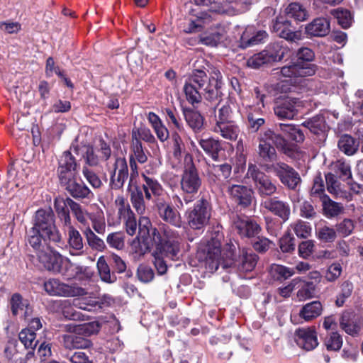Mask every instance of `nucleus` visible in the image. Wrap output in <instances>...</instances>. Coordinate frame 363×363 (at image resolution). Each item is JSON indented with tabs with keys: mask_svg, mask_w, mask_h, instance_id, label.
Masks as SVG:
<instances>
[{
	"mask_svg": "<svg viewBox=\"0 0 363 363\" xmlns=\"http://www.w3.org/2000/svg\"><path fill=\"white\" fill-rule=\"evenodd\" d=\"M197 62L183 88L186 99L191 105L201 103L203 98L218 105L222 101L223 76L218 69H216L208 77L206 69L196 67Z\"/></svg>",
	"mask_w": 363,
	"mask_h": 363,
	"instance_id": "obj_1",
	"label": "nucleus"
},
{
	"mask_svg": "<svg viewBox=\"0 0 363 363\" xmlns=\"http://www.w3.org/2000/svg\"><path fill=\"white\" fill-rule=\"evenodd\" d=\"M257 161L259 167L267 172H271L278 160L277 152L287 156L294 153V146L280 133L268 128L258 138Z\"/></svg>",
	"mask_w": 363,
	"mask_h": 363,
	"instance_id": "obj_2",
	"label": "nucleus"
},
{
	"mask_svg": "<svg viewBox=\"0 0 363 363\" xmlns=\"http://www.w3.org/2000/svg\"><path fill=\"white\" fill-rule=\"evenodd\" d=\"M212 211L211 195L208 193H200L193 206L189 208L185 213L188 225L193 230L203 229L208 224Z\"/></svg>",
	"mask_w": 363,
	"mask_h": 363,
	"instance_id": "obj_3",
	"label": "nucleus"
},
{
	"mask_svg": "<svg viewBox=\"0 0 363 363\" xmlns=\"http://www.w3.org/2000/svg\"><path fill=\"white\" fill-rule=\"evenodd\" d=\"M33 227L44 233L49 242L61 247L64 245L62 234L56 225V218L52 209L39 208L35 213Z\"/></svg>",
	"mask_w": 363,
	"mask_h": 363,
	"instance_id": "obj_4",
	"label": "nucleus"
},
{
	"mask_svg": "<svg viewBox=\"0 0 363 363\" xmlns=\"http://www.w3.org/2000/svg\"><path fill=\"white\" fill-rule=\"evenodd\" d=\"M154 242L155 252L158 253L160 257L170 261H178L182 257L181 238L177 231L165 225L160 238Z\"/></svg>",
	"mask_w": 363,
	"mask_h": 363,
	"instance_id": "obj_5",
	"label": "nucleus"
},
{
	"mask_svg": "<svg viewBox=\"0 0 363 363\" xmlns=\"http://www.w3.org/2000/svg\"><path fill=\"white\" fill-rule=\"evenodd\" d=\"M202 178L192 160L184 166L181 175L180 187L186 204L192 202L202 186Z\"/></svg>",
	"mask_w": 363,
	"mask_h": 363,
	"instance_id": "obj_6",
	"label": "nucleus"
},
{
	"mask_svg": "<svg viewBox=\"0 0 363 363\" xmlns=\"http://www.w3.org/2000/svg\"><path fill=\"white\" fill-rule=\"evenodd\" d=\"M223 234L219 230H213L210 240L199 252V259H202L206 269L210 272H216L220 265L221 258V241Z\"/></svg>",
	"mask_w": 363,
	"mask_h": 363,
	"instance_id": "obj_7",
	"label": "nucleus"
},
{
	"mask_svg": "<svg viewBox=\"0 0 363 363\" xmlns=\"http://www.w3.org/2000/svg\"><path fill=\"white\" fill-rule=\"evenodd\" d=\"M247 177L252 179L255 189L262 200L273 197L277 192V182L271 176L262 172L256 164H248Z\"/></svg>",
	"mask_w": 363,
	"mask_h": 363,
	"instance_id": "obj_8",
	"label": "nucleus"
},
{
	"mask_svg": "<svg viewBox=\"0 0 363 363\" xmlns=\"http://www.w3.org/2000/svg\"><path fill=\"white\" fill-rule=\"evenodd\" d=\"M71 151L76 155H79V145L72 144L70 147V150L63 152L59 157L57 175L60 184L67 180L69 181L79 174L80 164L77 161Z\"/></svg>",
	"mask_w": 363,
	"mask_h": 363,
	"instance_id": "obj_9",
	"label": "nucleus"
},
{
	"mask_svg": "<svg viewBox=\"0 0 363 363\" xmlns=\"http://www.w3.org/2000/svg\"><path fill=\"white\" fill-rule=\"evenodd\" d=\"M44 289L50 296L62 297L80 296L86 294L84 289L79 286L77 283L69 284L58 279H49L45 281Z\"/></svg>",
	"mask_w": 363,
	"mask_h": 363,
	"instance_id": "obj_10",
	"label": "nucleus"
},
{
	"mask_svg": "<svg viewBox=\"0 0 363 363\" xmlns=\"http://www.w3.org/2000/svg\"><path fill=\"white\" fill-rule=\"evenodd\" d=\"M213 14H215V13L211 9H191L188 13V26L184 31L186 33H195L203 31L214 21Z\"/></svg>",
	"mask_w": 363,
	"mask_h": 363,
	"instance_id": "obj_11",
	"label": "nucleus"
},
{
	"mask_svg": "<svg viewBox=\"0 0 363 363\" xmlns=\"http://www.w3.org/2000/svg\"><path fill=\"white\" fill-rule=\"evenodd\" d=\"M271 172H273L280 182L289 190L296 191L301 183L299 173L284 162L276 163V167Z\"/></svg>",
	"mask_w": 363,
	"mask_h": 363,
	"instance_id": "obj_12",
	"label": "nucleus"
},
{
	"mask_svg": "<svg viewBox=\"0 0 363 363\" xmlns=\"http://www.w3.org/2000/svg\"><path fill=\"white\" fill-rule=\"evenodd\" d=\"M302 101L296 97L277 99L273 107L274 114L279 119H293L303 106Z\"/></svg>",
	"mask_w": 363,
	"mask_h": 363,
	"instance_id": "obj_13",
	"label": "nucleus"
},
{
	"mask_svg": "<svg viewBox=\"0 0 363 363\" xmlns=\"http://www.w3.org/2000/svg\"><path fill=\"white\" fill-rule=\"evenodd\" d=\"M233 228L241 238H252L262 230L260 225L247 216H236L233 220Z\"/></svg>",
	"mask_w": 363,
	"mask_h": 363,
	"instance_id": "obj_14",
	"label": "nucleus"
},
{
	"mask_svg": "<svg viewBox=\"0 0 363 363\" xmlns=\"http://www.w3.org/2000/svg\"><path fill=\"white\" fill-rule=\"evenodd\" d=\"M296 345L306 351H311L318 345L317 332L315 327L298 328L294 333Z\"/></svg>",
	"mask_w": 363,
	"mask_h": 363,
	"instance_id": "obj_15",
	"label": "nucleus"
},
{
	"mask_svg": "<svg viewBox=\"0 0 363 363\" xmlns=\"http://www.w3.org/2000/svg\"><path fill=\"white\" fill-rule=\"evenodd\" d=\"M60 184L72 198L77 200L91 199L94 196L89 188L78 176Z\"/></svg>",
	"mask_w": 363,
	"mask_h": 363,
	"instance_id": "obj_16",
	"label": "nucleus"
},
{
	"mask_svg": "<svg viewBox=\"0 0 363 363\" xmlns=\"http://www.w3.org/2000/svg\"><path fill=\"white\" fill-rule=\"evenodd\" d=\"M231 337L223 335L212 336L209 340L211 352L218 359L226 361L233 355L232 348L230 345Z\"/></svg>",
	"mask_w": 363,
	"mask_h": 363,
	"instance_id": "obj_17",
	"label": "nucleus"
},
{
	"mask_svg": "<svg viewBox=\"0 0 363 363\" xmlns=\"http://www.w3.org/2000/svg\"><path fill=\"white\" fill-rule=\"evenodd\" d=\"M261 206L283 222L287 221L291 216V208L288 202L279 199L278 196L268 198L261 201Z\"/></svg>",
	"mask_w": 363,
	"mask_h": 363,
	"instance_id": "obj_18",
	"label": "nucleus"
},
{
	"mask_svg": "<svg viewBox=\"0 0 363 363\" xmlns=\"http://www.w3.org/2000/svg\"><path fill=\"white\" fill-rule=\"evenodd\" d=\"M155 207L160 217L164 222L177 228L182 226V220L180 213L171 203L159 199L155 203Z\"/></svg>",
	"mask_w": 363,
	"mask_h": 363,
	"instance_id": "obj_19",
	"label": "nucleus"
},
{
	"mask_svg": "<svg viewBox=\"0 0 363 363\" xmlns=\"http://www.w3.org/2000/svg\"><path fill=\"white\" fill-rule=\"evenodd\" d=\"M272 30L279 37L290 42H295L301 39V33L296 30V28L284 16L277 17L272 26Z\"/></svg>",
	"mask_w": 363,
	"mask_h": 363,
	"instance_id": "obj_20",
	"label": "nucleus"
},
{
	"mask_svg": "<svg viewBox=\"0 0 363 363\" xmlns=\"http://www.w3.org/2000/svg\"><path fill=\"white\" fill-rule=\"evenodd\" d=\"M128 177V167L126 159L125 157H117L113 164V169L111 173V188L114 190L122 189Z\"/></svg>",
	"mask_w": 363,
	"mask_h": 363,
	"instance_id": "obj_21",
	"label": "nucleus"
},
{
	"mask_svg": "<svg viewBox=\"0 0 363 363\" xmlns=\"http://www.w3.org/2000/svg\"><path fill=\"white\" fill-rule=\"evenodd\" d=\"M198 143L204 152L213 160L219 161L225 158L223 143L218 139L208 137L199 139Z\"/></svg>",
	"mask_w": 363,
	"mask_h": 363,
	"instance_id": "obj_22",
	"label": "nucleus"
},
{
	"mask_svg": "<svg viewBox=\"0 0 363 363\" xmlns=\"http://www.w3.org/2000/svg\"><path fill=\"white\" fill-rule=\"evenodd\" d=\"M9 306L13 317H16L20 311L23 312V318L28 320L33 314V308L28 299L24 298L18 292L13 293L9 300Z\"/></svg>",
	"mask_w": 363,
	"mask_h": 363,
	"instance_id": "obj_23",
	"label": "nucleus"
},
{
	"mask_svg": "<svg viewBox=\"0 0 363 363\" xmlns=\"http://www.w3.org/2000/svg\"><path fill=\"white\" fill-rule=\"evenodd\" d=\"M228 192L233 200L242 208H247L252 203V190L244 185L233 184L228 187Z\"/></svg>",
	"mask_w": 363,
	"mask_h": 363,
	"instance_id": "obj_24",
	"label": "nucleus"
},
{
	"mask_svg": "<svg viewBox=\"0 0 363 363\" xmlns=\"http://www.w3.org/2000/svg\"><path fill=\"white\" fill-rule=\"evenodd\" d=\"M161 233L156 228H153L149 218L141 216L138 221V238L144 244L148 245L160 238Z\"/></svg>",
	"mask_w": 363,
	"mask_h": 363,
	"instance_id": "obj_25",
	"label": "nucleus"
},
{
	"mask_svg": "<svg viewBox=\"0 0 363 363\" xmlns=\"http://www.w3.org/2000/svg\"><path fill=\"white\" fill-rule=\"evenodd\" d=\"M69 334H64L60 338L63 347L67 350L87 349L93 345L89 338L78 335L76 332H69Z\"/></svg>",
	"mask_w": 363,
	"mask_h": 363,
	"instance_id": "obj_26",
	"label": "nucleus"
},
{
	"mask_svg": "<svg viewBox=\"0 0 363 363\" xmlns=\"http://www.w3.org/2000/svg\"><path fill=\"white\" fill-rule=\"evenodd\" d=\"M182 113L187 125L194 133H199L205 129V118L199 111L183 107Z\"/></svg>",
	"mask_w": 363,
	"mask_h": 363,
	"instance_id": "obj_27",
	"label": "nucleus"
},
{
	"mask_svg": "<svg viewBox=\"0 0 363 363\" xmlns=\"http://www.w3.org/2000/svg\"><path fill=\"white\" fill-rule=\"evenodd\" d=\"M267 37L268 34L265 30L255 31L252 27L247 28L242 33L238 43V46L242 49H246L262 43Z\"/></svg>",
	"mask_w": 363,
	"mask_h": 363,
	"instance_id": "obj_28",
	"label": "nucleus"
},
{
	"mask_svg": "<svg viewBox=\"0 0 363 363\" xmlns=\"http://www.w3.org/2000/svg\"><path fill=\"white\" fill-rule=\"evenodd\" d=\"M40 230L33 228V226L26 230L25 241L26 245L30 246L33 250L38 254L42 252L44 249L45 244H50L47 238Z\"/></svg>",
	"mask_w": 363,
	"mask_h": 363,
	"instance_id": "obj_29",
	"label": "nucleus"
},
{
	"mask_svg": "<svg viewBox=\"0 0 363 363\" xmlns=\"http://www.w3.org/2000/svg\"><path fill=\"white\" fill-rule=\"evenodd\" d=\"M305 31L311 37L326 36L330 31V21L323 17L316 18L306 26Z\"/></svg>",
	"mask_w": 363,
	"mask_h": 363,
	"instance_id": "obj_30",
	"label": "nucleus"
},
{
	"mask_svg": "<svg viewBox=\"0 0 363 363\" xmlns=\"http://www.w3.org/2000/svg\"><path fill=\"white\" fill-rule=\"evenodd\" d=\"M128 191L130 194V200L132 206L135 209L136 212L140 215L144 214L146 206L144 200L143 190L141 186L136 183H131V181H129Z\"/></svg>",
	"mask_w": 363,
	"mask_h": 363,
	"instance_id": "obj_31",
	"label": "nucleus"
},
{
	"mask_svg": "<svg viewBox=\"0 0 363 363\" xmlns=\"http://www.w3.org/2000/svg\"><path fill=\"white\" fill-rule=\"evenodd\" d=\"M270 64L279 62L286 56H289L291 50L282 42L269 43L264 49Z\"/></svg>",
	"mask_w": 363,
	"mask_h": 363,
	"instance_id": "obj_32",
	"label": "nucleus"
},
{
	"mask_svg": "<svg viewBox=\"0 0 363 363\" xmlns=\"http://www.w3.org/2000/svg\"><path fill=\"white\" fill-rule=\"evenodd\" d=\"M38 257L47 270L55 273L62 272L63 259L59 253L50 254L43 251L38 254Z\"/></svg>",
	"mask_w": 363,
	"mask_h": 363,
	"instance_id": "obj_33",
	"label": "nucleus"
},
{
	"mask_svg": "<svg viewBox=\"0 0 363 363\" xmlns=\"http://www.w3.org/2000/svg\"><path fill=\"white\" fill-rule=\"evenodd\" d=\"M74 201L69 197L65 199L56 197L54 200V208L60 220L65 226H71V218L69 213L70 205L67 201Z\"/></svg>",
	"mask_w": 363,
	"mask_h": 363,
	"instance_id": "obj_34",
	"label": "nucleus"
},
{
	"mask_svg": "<svg viewBox=\"0 0 363 363\" xmlns=\"http://www.w3.org/2000/svg\"><path fill=\"white\" fill-rule=\"evenodd\" d=\"M67 332H76L78 335L88 338L97 334L101 329V324L98 321H91L79 325H66Z\"/></svg>",
	"mask_w": 363,
	"mask_h": 363,
	"instance_id": "obj_35",
	"label": "nucleus"
},
{
	"mask_svg": "<svg viewBox=\"0 0 363 363\" xmlns=\"http://www.w3.org/2000/svg\"><path fill=\"white\" fill-rule=\"evenodd\" d=\"M323 311V306L320 301H313L306 303L299 311V316L306 322H310L320 315Z\"/></svg>",
	"mask_w": 363,
	"mask_h": 363,
	"instance_id": "obj_36",
	"label": "nucleus"
},
{
	"mask_svg": "<svg viewBox=\"0 0 363 363\" xmlns=\"http://www.w3.org/2000/svg\"><path fill=\"white\" fill-rule=\"evenodd\" d=\"M67 243L72 255H80L84 252L83 239L80 233L72 225L68 227Z\"/></svg>",
	"mask_w": 363,
	"mask_h": 363,
	"instance_id": "obj_37",
	"label": "nucleus"
},
{
	"mask_svg": "<svg viewBox=\"0 0 363 363\" xmlns=\"http://www.w3.org/2000/svg\"><path fill=\"white\" fill-rule=\"evenodd\" d=\"M213 130L230 140H235L240 133L239 126L234 122H216Z\"/></svg>",
	"mask_w": 363,
	"mask_h": 363,
	"instance_id": "obj_38",
	"label": "nucleus"
},
{
	"mask_svg": "<svg viewBox=\"0 0 363 363\" xmlns=\"http://www.w3.org/2000/svg\"><path fill=\"white\" fill-rule=\"evenodd\" d=\"M315 59V53L313 50L309 48L301 47L298 49L296 52V62L301 67H311L313 75L315 73L317 66L314 65L313 61Z\"/></svg>",
	"mask_w": 363,
	"mask_h": 363,
	"instance_id": "obj_39",
	"label": "nucleus"
},
{
	"mask_svg": "<svg viewBox=\"0 0 363 363\" xmlns=\"http://www.w3.org/2000/svg\"><path fill=\"white\" fill-rule=\"evenodd\" d=\"M281 74L284 77H304L313 75L311 67H301L296 62L289 65L284 66L280 70Z\"/></svg>",
	"mask_w": 363,
	"mask_h": 363,
	"instance_id": "obj_40",
	"label": "nucleus"
},
{
	"mask_svg": "<svg viewBox=\"0 0 363 363\" xmlns=\"http://www.w3.org/2000/svg\"><path fill=\"white\" fill-rule=\"evenodd\" d=\"M142 177L145 183L142 185L141 188L145 193L146 199L150 200L152 194L160 196L162 194L163 188L156 179L148 177L144 173L142 174Z\"/></svg>",
	"mask_w": 363,
	"mask_h": 363,
	"instance_id": "obj_41",
	"label": "nucleus"
},
{
	"mask_svg": "<svg viewBox=\"0 0 363 363\" xmlns=\"http://www.w3.org/2000/svg\"><path fill=\"white\" fill-rule=\"evenodd\" d=\"M302 125L307 128L315 135H325L328 130L325 117L322 115H316L305 121Z\"/></svg>",
	"mask_w": 363,
	"mask_h": 363,
	"instance_id": "obj_42",
	"label": "nucleus"
},
{
	"mask_svg": "<svg viewBox=\"0 0 363 363\" xmlns=\"http://www.w3.org/2000/svg\"><path fill=\"white\" fill-rule=\"evenodd\" d=\"M337 146L340 151L350 156L358 150L359 143L351 135L344 134L339 139Z\"/></svg>",
	"mask_w": 363,
	"mask_h": 363,
	"instance_id": "obj_43",
	"label": "nucleus"
},
{
	"mask_svg": "<svg viewBox=\"0 0 363 363\" xmlns=\"http://www.w3.org/2000/svg\"><path fill=\"white\" fill-rule=\"evenodd\" d=\"M235 107L233 100L230 97L228 98L225 104L218 109L216 122H234L233 109Z\"/></svg>",
	"mask_w": 363,
	"mask_h": 363,
	"instance_id": "obj_44",
	"label": "nucleus"
},
{
	"mask_svg": "<svg viewBox=\"0 0 363 363\" xmlns=\"http://www.w3.org/2000/svg\"><path fill=\"white\" fill-rule=\"evenodd\" d=\"M320 201L322 202L323 213L328 218L337 216L342 210L340 204L331 200L328 196H323Z\"/></svg>",
	"mask_w": 363,
	"mask_h": 363,
	"instance_id": "obj_45",
	"label": "nucleus"
},
{
	"mask_svg": "<svg viewBox=\"0 0 363 363\" xmlns=\"http://www.w3.org/2000/svg\"><path fill=\"white\" fill-rule=\"evenodd\" d=\"M269 273L274 280L281 282L292 277L295 271L284 265L273 264L270 267Z\"/></svg>",
	"mask_w": 363,
	"mask_h": 363,
	"instance_id": "obj_46",
	"label": "nucleus"
},
{
	"mask_svg": "<svg viewBox=\"0 0 363 363\" xmlns=\"http://www.w3.org/2000/svg\"><path fill=\"white\" fill-rule=\"evenodd\" d=\"M97 269L102 281L107 283H113L116 281V276L114 272L111 273L110 267L104 257L98 259Z\"/></svg>",
	"mask_w": 363,
	"mask_h": 363,
	"instance_id": "obj_47",
	"label": "nucleus"
},
{
	"mask_svg": "<svg viewBox=\"0 0 363 363\" xmlns=\"http://www.w3.org/2000/svg\"><path fill=\"white\" fill-rule=\"evenodd\" d=\"M288 18H294L298 21H303L306 19L307 11L303 6L298 3H291L286 9Z\"/></svg>",
	"mask_w": 363,
	"mask_h": 363,
	"instance_id": "obj_48",
	"label": "nucleus"
},
{
	"mask_svg": "<svg viewBox=\"0 0 363 363\" xmlns=\"http://www.w3.org/2000/svg\"><path fill=\"white\" fill-rule=\"evenodd\" d=\"M130 148L133 153L130 156H133L138 162L144 164L147 161L148 150L143 147L142 142L136 139L135 140H131Z\"/></svg>",
	"mask_w": 363,
	"mask_h": 363,
	"instance_id": "obj_49",
	"label": "nucleus"
},
{
	"mask_svg": "<svg viewBox=\"0 0 363 363\" xmlns=\"http://www.w3.org/2000/svg\"><path fill=\"white\" fill-rule=\"evenodd\" d=\"M138 140L142 142V140L149 143V144H156L157 140L151 130L146 127H141L137 129H133L131 134V140Z\"/></svg>",
	"mask_w": 363,
	"mask_h": 363,
	"instance_id": "obj_50",
	"label": "nucleus"
},
{
	"mask_svg": "<svg viewBox=\"0 0 363 363\" xmlns=\"http://www.w3.org/2000/svg\"><path fill=\"white\" fill-rule=\"evenodd\" d=\"M18 338L26 349L35 350L38 343L36 333L31 329H23L18 334Z\"/></svg>",
	"mask_w": 363,
	"mask_h": 363,
	"instance_id": "obj_51",
	"label": "nucleus"
},
{
	"mask_svg": "<svg viewBox=\"0 0 363 363\" xmlns=\"http://www.w3.org/2000/svg\"><path fill=\"white\" fill-rule=\"evenodd\" d=\"M331 13L337 19V23L344 29L350 28L352 23V17L350 11L347 9H337Z\"/></svg>",
	"mask_w": 363,
	"mask_h": 363,
	"instance_id": "obj_52",
	"label": "nucleus"
},
{
	"mask_svg": "<svg viewBox=\"0 0 363 363\" xmlns=\"http://www.w3.org/2000/svg\"><path fill=\"white\" fill-rule=\"evenodd\" d=\"M342 344V337L337 332H332L324 340V345L328 351L338 352Z\"/></svg>",
	"mask_w": 363,
	"mask_h": 363,
	"instance_id": "obj_53",
	"label": "nucleus"
},
{
	"mask_svg": "<svg viewBox=\"0 0 363 363\" xmlns=\"http://www.w3.org/2000/svg\"><path fill=\"white\" fill-rule=\"evenodd\" d=\"M210 168L213 176L219 180L228 179L231 175L232 165L230 163L213 164Z\"/></svg>",
	"mask_w": 363,
	"mask_h": 363,
	"instance_id": "obj_54",
	"label": "nucleus"
},
{
	"mask_svg": "<svg viewBox=\"0 0 363 363\" xmlns=\"http://www.w3.org/2000/svg\"><path fill=\"white\" fill-rule=\"evenodd\" d=\"M259 257L252 251L242 252L241 258V268L245 272L252 271L257 265Z\"/></svg>",
	"mask_w": 363,
	"mask_h": 363,
	"instance_id": "obj_55",
	"label": "nucleus"
},
{
	"mask_svg": "<svg viewBox=\"0 0 363 363\" xmlns=\"http://www.w3.org/2000/svg\"><path fill=\"white\" fill-rule=\"evenodd\" d=\"M85 269L82 266H79L69 262L65 264V267H62V272L60 273L66 279L71 280L77 278L84 272Z\"/></svg>",
	"mask_w": 363,
	"mask_h": 363,
	"instance_id": "obj_56",
	"label": "nucleus"
},
{
	"mask_svg": "<svg viewBox=\"0 0 363 363\" xmlns=\"http://www.w3.org/2000/svg\"><path fill=\"white\" fill-rule=\"evenodd\" d=\"M333 169L335 177H338L343 181L352 178L350 165L345 161L337 160L333 165Z\"/></svg>",
	"mask_w": 363,
	"mask_h": 363,
	"instance_id": "obj_57",
	"label": "nucleus"
},
{
	"mask_svg": "<svg viewBox=\"0 0 363 363\" xmlns=\"http://www.w3.org/2000/svg\"><path fill=\"white\" fill-rule=\"evenodd\" d=\"M223 40V33L219 31L205 33L200 35L199 42L202 45L211 47L217 46Z\"/></svg>",
	"mask_w": 363,
	"mask_h": 363,
	"instance_id": "obj_58",
	"label": "nucleus"
},
{
	"mask_svg": "<svg viewBox=\"0 0 363 363\" xmlns=\"http://www.w3.org/2000/svg\"><path fill=\"white\" fill-rule=\"evenodd\" d=\"M291 226L296 235L299 238H308L311 235V226L306 221L298 220Z\"/></svg>",
	"mask_w": 363,
	"mask_h": 363,
	"instance_id": "obj_59",
	"label": "nucleus"
},
{
	"mask_svg": "<svg viewBox=\"0 0 363 363\" xmlns=\"http://www.w3.org/2000/svg\"><path fill=\"white\" fill-rule=\"evenodd\" d=\"M316 237L323 242H333L337 237V232L333 228L323 226L316 228Z\"/></svg>",
	"mask_w": 363,
	"mask_h": 363,
	"instance_id": "obj_60",
	"label": "nucleus"
},
{
	"mask_svg": "<svg viewBox=\"0 0 363 363\" xmlns=\"http://www.w3.org/2000/svg\"><path fill=\"white\" fill-rule=\"evenodd\" d=\"M86 238L89 247L98 251H103L106 248L105 242L99 238L89 228L85 232Z\"/></svg>",
	"mask_w": 363,
	"mask_h": 363,
	"instance_id": "obj_61",
	"label": "nucleus"
},
{
	"mask_svg": "<svg viewBox=\"0 0 363 363\" xmlns=\"http://www.w3.org/2000/svg\"><path fill=\"white\" fill-rule=\"evenodd\" d=\"M172 154L174 158L179 160L182 157V152L185 150V145L182 137L177 131L172 133Z\"/></svg>",
	"mask_w": 363,
	"mask_h": 363,
	"instance_id": "obj_62",
	"label": "nucleus"
},
{
	"mask_svg": "<svg viewBox=\"0 0 363 363\" xmlns=\"http://www.w3.org/2000/svg\"><path fill=\"white\" fill-rule=\"evenodd\" d=\"M247 65L251 68L258 69L262 66L270 65V62L265 55L264 50H263L262 51L251 56L247 60Z\"/></svg>",
	"mask_w": 363,
	"mask_h": 363,
	"instance_id": "obj_63",
	"label": "nucleus"
},
{
	"mask_svg": "<svg viewBox=\"0 0 363 363\" xmlns=\"http://www.w3.org/2000/svg\"><path fill=\"white\" fill-rule=\"evenodd\" d=\"M164 113L166 114V120L169 125L172 124L177 130L182 131L184 130L179 113L175 108H166Z\"/></svg>",
	"mask_w": 363,
	"mask_h": 363,
	"instance_id": "obj_64",
	"label": "nucleus"
}]
</instances>
